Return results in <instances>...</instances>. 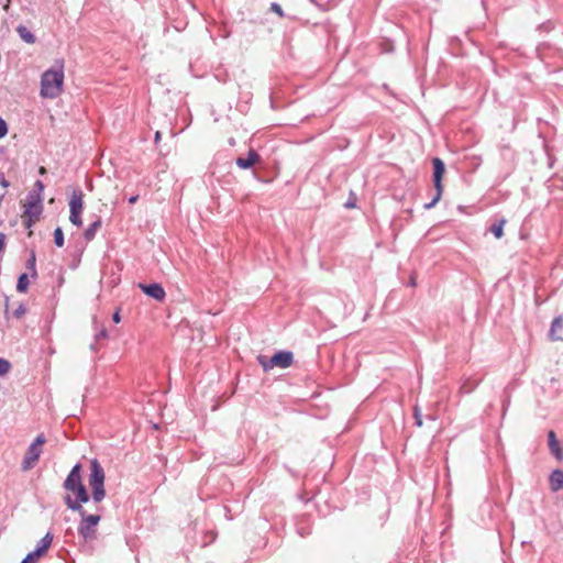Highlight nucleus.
<instances>
[{
  "label": "nucleus",
  "mask_w": 563,
  "mask_h": 563,
  "mask_svg": "<svg viewBox=\"0 0 563 563\" xmlns=\"http://www.w3.org/2000/svg\"><path fill=\"white\" fill-rule=\"evenodd\" d=\"M65 503L69 509L77 511L81 517V521L78 527L79 534L84 538L85 541L95 540L97 538L96 528L100 521V515H88L86 510L82 508V504L73 500V498L69 495L65 497Z\"/></svg>",
  "instance_id": "obj_1"
},
{
  "label": "nucleus",
  "mask_w": 563,
  "mask_h": 563,
  "mask_svg": "<svg viewBox=\"0 0 563 563\" xmlns=\"http://www.w3.org/2000/svg\"><path fill=\"white\" fill-rule=\"evenodd\" d=\"M63 65H55L42 75L41 96L44 98L55 99L63 92Z\"/></svg>",
  "instance_id": "obj_2"
},
{
  "label": "nucleus",
  "mask_w": 563,
  "mask_h": 563,
  "mask_svg": "<svg viewBox=\"0 0 563 563\" xmlns=\"http://www.w3.org/2000/svg\"><path fill=\"white\" fill-rule=\"evenodd\" d=\"M81 465L76 464L64 482V488L76 496V501L82 504L89 500L88 492L81 481Z\"/></svg>",
  "instance_id": "obj_3"
},
{
  "label": "nucleus",
  "mask_w": 563,
  "mask_h": 563,
  "mask_svg": "<svg viewBox=\"0 0 563 563\" xmlns=\"http://www.w3.org/2000/svg\"><path fill=\"white\" fill-rule=\"evenodd\" d=\"M89 486L91 488L92 499L99 504L106 496L104 490V471L97 460L90 462Z\"/></svg>",
  "instance_id": "obj_4"
},
{
  "label": "nucleus",
  "mask_w": 563,
  "mask_h": 563,
  "mask_svg": "<svg viewBox=\"0 0 563 563\" xmlns=\"http://www.w3.org/2000/svg\"><path fill=\"white\" fill-rule=\"evenodd\" d=\"M42 200L40 195L31 192L27 195L24 203V213L22 216L24 224L30 228L35 221H37L42 213Z\"/></svg>",
  "instance_id": "obj_5"
},
{
  "label": "nucleus",
  "mask_w": 563,
  "mask_h": 563,
  "mask_svg": "<svg viewBox=\"0 0 563 563\" xmlns=\"http://www.w3.org/2000/svg\"><path fill=\"white\" fill-rule=\"evenodd\" d=\"M292 353L288 351H282L267 358L265 355H258L257 361L265 372L274 368H287L292 364Z\"/></svg>",
  "instance_id": "obj_6"
},
{
  "label": "nucleus",
  "mask_w": 563,
  "mask_h": 563,
  "mask_svg": "<svg viewBox=\"0 0 563 563\" xmlns=\"http://www.w3.org/2000/svg\"><path fill=\"white\" fill-rule=\"evenodd\" d=\"M433 164V183L435 187V196L431 202L424 206L426 209H431L435 206V203L441 199L443 192L442 177L445 173V166L441 158L435 157L432 159Z\"/></svg>",
  "instance_id": "obj_7"
},
{
  "label": "nucleus",
  "mask_w": 563,
  "mask_h": 563,
  "mask_svg": "<svg viewBox=\"0 0 563 563\" xmlns=\"http://www.w3.org/2000/svg\"><path fill=\"white\" fill-rule=\"evenodd\" d=\"M46 442L44 434H38L34 442L29 446L22 462L23 471L31 470L38 461L42 454V446Z\"/></svg>",
  "instance_id": "obj_8"
},
{
  "label": "nucleus",
  "mask_w": 563,
  "mask_h": 563,
  "mask_svg": "<svg viewBox=\"0 0 563 563\" xmlns=\"http://www.w3.org/2000/svg\"><path fill=\"white\" fill-rule=\"evenodd\" d=\"M82 192L79 191V192H74L71 198H70V201H69V209H70V216H69V221L74 224V225H81V211H82Z\"/></svg>",
  "instance_id": "obj_9"
},
{
  "label": "nucleus",
  "mask_w": 563,
  "mask_h": 563,
  "mask_svg": "<svg viewBox=\"0 0 563 563\" xmlns=\"http://www.w3.org/2000/svg\"><path fill=\"white\" fill-rule=\"evenodd\" d=\"M139 287L142 289L144 294L158 301L163 300L165 297V291L159 284H139Z\"/></svg>",
  "instance_id": "obj_10"
},
{
  "label": "nucleus",
  "mask_w": 563,
  "mask_h": 563,
  "mask_svg": "<svg viewBox=\"0 0 563 563\" xmlns=\"http://www.w3.org/2000/svg\"><path fill=\"white\" fill-rule=\"evenodd\" d=\"M260 159V155L254 150H250L247 157H238L235 163L240 168L247 169L251 168L254 164L258 163Z\"/></svg>",
  "instance_id": "obj_11"
},
{
  "label": "nucleus",
  "mask_w": 563,
  "mask_h": 563,
  "mask_svg": "<svg viewBox=\"0 0 563 563\" xmlns=\"http://www.w3.org/2000/svg\"><path fill=\"white\" fill-rule=\"evenodd\" d=\"M549 449L551 453L556 457L558 461H563V451L560 446V443L556 439L555 432L550 431L548 434Z\"/></svg>",
  "instance_id": "obj_12"
},
{
  "label": "nucleus",
  "mask_w": 563,
  "mask_h": 563,
  "mask_svg": "<svg viewBox=\"0 0 563 563\" xmlns=\"http://www.w3.org/2000/svg\"><path fill=\"white\" fill-rule=\"evenodd\" d=\"M550 336L553 340L563 341V318L558 317L553 320L550 329Z\"/></svg>",
  "instance_id": "obj_13"
},
{
  "label": "nucleus",
  "mask_w": 563,
  "mask_h": 563,
  "mask_svg": "<svg viewBox=\"0 0 563 563\" xmlns=\"http://www.w3.org/2000/svg\"><path fill=\"white\" fill-rule=\"evenodd\" d=\"M550 487L553 492H558L563 489V471L555 470L551 473L550 478Z\"/></svg>",
  "instance_id": "obj_14"
},
{
  "label": "nucleus",
  "mask_w": 563,
  "mask_h": 563,
  "mask_svg": "<svg viewBox=\"0 0 563 563\" xmlns=\"http://www.w3.org/2000/svg\"><path fill=\"white\" fill-rule=\"evenodd\" d=\"M16 32L22 41H24L27 44H34L35 43V36L34 34L24 25H19L16 27Z\"/></svg>",
  "instance_id": "obj_15"
},
{
  "label": "nucleus",
  "mask_w": 563,
  "mask_h": 563,
  "mask_svg": "<svg viewBox=\"0 0 563 563\" xmlns=\"http://www.w3.org/2000/svg\"><path fill=\"white\" fill-rule=\"evenodd\" d=\"M100 227H101L100 219H97L96 221H93L84 233L86 240L91 241L95 238L97 231L100 229Z\"/></svg>",
  "instance_id": "obj_16"
},
{
  "label": "nucleus",
  "mask_w": 563,
  "mask_h": 563,
  "mask_svg": "<svg viewBox=\"0 0 563 563\" xmlns=\"http://www.w3.org/2000/svg\"><path fill=\"white\" fill-rule=\"evenodd\" d=\"M53 541V536L48 532L45 534V537L40 541L36 550L40 551L42 555L45 554L47 549L49 548L51 543Z\"/></svg>",
  "instance_id": "obj_17"
},
{
  "label": "nucleus",
  "mask_w": 563,
  "mask_h": 563,
  "mask_svg": "<svg viewBox=\"0 0 563 563\" xmlns=\"http://www.w3.org/2000/svg\"><path fill=\"white\" fill-rule=\"evenodd\" d=\"M505 223H506V220L501 219L500 221L492 224L489 230L495 235L496 239L503 238Z\"/></svg>",
  "instance_id": "obj_18"
},
{
  "label": "nucleus",
  "mask_w": 563,
  "mask_h": 563,
  "mask_svg": "<svg viewBox=\"0 0 563 563\" xmlns=\"http://www.w3.org/2000/svg\"><path fill=\"white\" fill-rule=\"evenodd\" d=\"M29 287V278L26 274L20 275L16 284V290L19 292H25Z\"/></svg>",
  "instance_id": "obj_19"
},
{
  "label": "nucleus",
  "mask_w": 563,
  "mask_h": 563,
  "mask_svg": "<svg viewBox=\"0 0 563 563\" xmlns=\"http://www.w3.org/2000/svg\"><path fill=\"white\" fill-rule=\"evenodd\" d=\"M54 242L58 247L64 245V233L60 228H56L54 231Z\"/></svg>",
  "instance_id": "obj_20"
},
{
  "label": "nucleus",
  "mask_w": 563,
  "mask_h": 563,
  "mask_svg": "<svg viewBox=\"0 0 563 563\" xmlns=\"http://www.w3.org/2000/svg\"><path fill=\"white\" fill-rule=\"evenodd\" d=\"M41 556L43 555L35 549L33 552L29 553L21 563H36Z\"/></svg>",
  "instance_id": "obj_21"
},
{
  "label": "nucleus",
  "mask_w": 563,
  "mask_h": 563,
  "mask_svg": "<svg viewBox=\"0 0 563 563\" xmlns=\"http://www.w3.org/2000/svg\"><path fill=\"white\" fill-rule=\"evenodd\" d=\"M11 363L5 358H0V376L8 374L11 369Z\"/></svg>",
  "instance_id": "obj_22"
},
{
  "label": "nucleus",
  "mask_w": 563,
  "mask_h": 563,
  "mask_svg": "<svg viewBox=\"0 0 563 563\" xmlns=\"http://www.w3.org/2000/svg\"><path fill=\"white\" fill-rule=\"evenodd\" d=\"M413 418L417 427H422V415L418 405L413 407Z\"/></svg>",
  "instance_id": "obj_23"
},
{
  "label": "nucleus",
  "mask_w": 563,
  "mask_h": 563,
  "mask_svg": "<svg viewBox=\"0 0 563 563\" xmlns=\"http://www.w3.org/2000/svg\"><path fill=\"white\" fill-rule=\"evenodd\" d=\"M26 312L24 305L20 303L19 307L13 311V317L16 319L22 318Z\"/></svg>",
  "instance_id": "obj_24"
},
{
  "label": "nucleus",
  "mask_w": 563,
  "mask_h": 563,
  "mask_svg": "<svg viewBox=\"0 0 563 563\" xmlns=\"http://www.w3.org/2000/svg\"><path fill=\"white\" fill-rule=\"evenodd\" d=\"M8 133V126L4 120L0 118V139L4 137Z\"/></svg>",
  "instance_id": "obj_25"
},
{
  "label": "nucleus",
  "mask_w": 563,
  "mask_h": 563,
  "mask_svg": "<svg viewBox=\"0 0 563 563\" xmlns=\"http://www.w3.org/2000/svg\"><path fill=\"white\" fill-rule=\"evenodd\" d=\"M271 9H272L273 12L277 13L279 16L284 15L283 9H282V7L279 4L272 3Z\"/></svg>",
  "instance_id": "obj_26"
},
{
  "label": "nucleus",
  "mask_w": 563,
  "mask_h": 563,
  "mask_svg": "<svg viewBox=\"0 0 563 563\" xmlns=\"http://www.w3.org/2000/svg\"><path fill=\"white\" fill-rule=\"evenodd\" d=\"M5 244V235L0 232V252L3 250Z\"/></svg>",
  "instance_id": "obj_27"
},
{
  "label": "nucleus",
  "mask_w": 563,
  "mask_h": 563,
  "mask_svg": "<svg viewBox=\"0 0 563 563\" xmlns=\"http://www.w3.org/2000/svg\"><path fill=\"white\" fill-rule=\"evenodd\" d=\"M0 185L3 188H7L9 186V181L4 177H0Z\"/></svg>",
  "instance_id": "obj_28"
},
{
  "label": "nucleus",
  "mask_w": 563,
  "mask_h": 563,
  "mask_svg": "<svg viewBox=\"0 0 563 563\" xmlns=\"http://www.w3.org/2000/svg\"><path fill=\"white\" fill-rule=\"evenodd\" d=\"M112 319H113V321H114V322H117V323H118V322H120L121 318H120L119 312H115V313L113 314Z\"/></svg>",
  "instance_id": "obj_29"
},
{
  "label": "nucleus",
  "mask_w": 563,
  "mask_h": 563,
  "mask_svg": "<svg viewBox=\"0 0 563 563\" xmlns=\"http://www.w3.org/2000/svg\"><path fill=\"white\" fill-rule=\"evenodd\" d=\"M161 137H162V133L159 131H157L155 133V142L157 143L161 140Z\"/></svg>",
  "instance_id": "obj_30"
},
{
  "label": "nucleus",
  "mask_w": 563,
  "mask_h": 563,
  "mask_svg": "<svg viewBox=\"0 0 563 563\" xmlns=\"http://www.w3.org/2000/svg\"><path fill=\"white\" fill-rule=\"evenodd\" d=\"M35 185H36V187H37L40 190H43L44 186H43L42 181L37 180Z\"/></svg>",
  "instance_id": "obj_31"
},
{
  "label": "nucleus",
  "mask_w": 563,
  "mask_h": 563,
  "mask_svg": "<svg viewBox=\"0 0 563 563\" xmlns=\"http://www.w3.org/2000/svg\"><path fill=\"white\" fill-rule=\"evenodd\" d=\"M137 198H139L137 196H133V197H131V198L129 199V202H130V203H135V202H136V200H137Z\"/></svg>",
  "instance_id": "obj_32"
},
{
  "label": "nucleus",
  "mask_w": 563,
  "mask_h": 563,
  "mask_svg": "<svg viewBox=\"0 0 563 563\" xmlns=\"http://www.w3.org/2000/svg\"><path fill=\"white\" fill-rule=\"evenodd\" d=\"M35 256L32 255L31 260L29 261V264H31L32 267H34Z\"/></svg>",
  "instance_id": "obj_33"
},
{
  "label": "nucleus",
  "mask_w": 563,
  "mask_h": 563,
  "mask_svg": "<svg viewBox=\"0 0 563 563\" xmlns=\"http://www.w3.org/2000/svg\"><path fill=\"white\" fill-rule=\"evenodd\" d=\"M106 335H107V332L103 330V331H101V333L98 335V338H101V336H102V338H104Z\"/></svg>",
  "instance_id": "obj_34"
},
{
  "label": "nucleus",
  "mask_w": 563,
  "mask_h": 563,
  "mask_svg": "<svg viewBox=\"0 0 563 563\" xmlns=\"http://www.w3.org/2000/svg\"><path fill=\"white\" fill-rule=\"evenodd\" d=\"M410 284L411 286H416V279L413 277H411Z\"/></svg>",
  "instance_id": "obj_35"
},
{
  "label": "nucleus",
  "mask_w": 563,
  "mask_h": 563,
  "mask_svg": "<svg viewBox=\"0 0 563 563\" xmlns=\"http://www.w3.org/2000/svg\"><path fill=\"white\" fill-rule=\"evenodd\" d=\"M40 173H41V174H44V173H45V168H44V167H41V168H40Z\"/></svg>",
  "instance_id": "obj_36"
},
{
  "label": "nucleus",
  "mask_w": 563,
  "mask_h": 563,
  "mask_svg": "<svg viewBox=\"0 0 563 563\" xmlns=\"http://www.w3.org/2000/svg\"><path fill=\"white\" fill-rule=\"evenodd\" d=\"M8 302H9V300L7 299V301H5V311L8 310V307H9Z\"/></svg>",
  "instance_id": "obj_37"
},
{
  "label": "nucleus",
  "mask_w": 563,
  "mask_h": 563,
  "mask_svg": "<svg viewBox=\"0 0 563 563\" xmlns=\"http://www.w3.org/2000/svg\"><path fill=\"white\" fill-rule=\"evenodd\" d=\"M472 389H473V388L471 387V388L466 389L465 391H466V393H471V391H472Z\"/></svg>",
  "instance_id": "obj_38"
},
{
  "label": "nucleus",
  "mask_w": 563,
  "mask_h": 563,
  "mask_svg": "<svg viewBox=\"0 0 563 563\" xmlns=\"http://www.w3.org/2000/svg\"><path fill=\"white\" fill-rule=\"evenodd\" d=\"M428 418H429L430 420H434V417H433V416H428Z\"/></svg>",
  "instance_id": "obj_39"
}]
</instances>
